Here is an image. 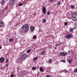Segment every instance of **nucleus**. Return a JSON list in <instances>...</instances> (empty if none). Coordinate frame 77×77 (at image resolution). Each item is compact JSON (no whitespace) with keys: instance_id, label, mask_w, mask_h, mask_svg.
I'll use <instances>...</instances> for the list:
<instances>
[{"instance_id":"obj_34","label":"nucleus","mask_w":77,"mask_h":77,"mask_svg":"<svg viewBox=\"0 0 77 77\" xmlns=\"http://www.w3.org/2000/svg\"><path fill=\"white\" fill-rule=\"evenodd\" d=\"M77 72V69H76L75 71V72Z\"/></svg>"},{"instance_id":"obj_25","label":"nucleus","mask_w":77,"mask_h":77,"mask_svg":"<svg viewBox=\"0 0 77 77\" xmlns=\"http://www.w3.org/2000/svg\"><path fill=\"white\" fill-rule=\"evenodd\" d=\"M30 52V50H28L27 51H26V53H29Z\"/></svg>"},{"instance_id":"obj_15","label":"nucleus","mask_w":77,"mask_h":77,"mask_svg":"<svg viewBox=\"0 0 77 77\" xmlns=\"http://www.w3.org/2000/svg\"><path fill=\"white\" fill-rule=\"evenodd\" d=\"M42 22L44 23H46V21H47V20H46V19H43L42 20Z\"/></svg>"},{"instance_id":"obj_38","label":"nucleus","mask_w":77,"mask_h":77,"mask_svg":"<svg viewBox=\"0 0 77 77\" xmlns=\"http://www.w3.org/2000/svg\"><path fill=\"white\" fill-rule=\"evenodd\" d=\"M63 60H61L60 61V62H62Z\"/></svg>"},{"instance_id":"obj_6","label":"nucleus","mask_w":77,"mask_h":77,"mask_svg":"<svg viewBox=\"0 0 77 77\" xmlns=\"http://www.w3.org/2000/svg\"><path fill=\"white\" fill-rule=\"evenodd\" d=\"M15 3V0H10L9 3L10 5H13Z\"/></svg>"},{"instance_id":"obj_2","label":"nucleus","mask_w":77,"mask_h":77,"mask_svg":"<svg viewBox=\"0 0 77 77\" xmlns=\"http://www.w3.org/2000/svg\"><path fill=\"white\" fill-rule=\"evenodd\" d=\"M59 54L60 55V56H63V57H65V56H66L68 54L67 52H60L59 53Z\"/></svg>"},{"instance_id":"obj_11","label":"nucleus","mask_w":77,"mask_h":77,"mask_svg":"<svg viewBox=\"0 0 77 77\" xmlns=\"http://www.w3.org/2000/svg\"><path fill=\"white\" fill-rule=\"evenodd\" d=\"M46 53V51H42V52L40 53V55H44V54H45V53Z\"/></svg>"},{"instance_id":"obj_13","label":"nucleus","mask_w":77,"mask_h":77,"mask_svg":"<svg viewBox=\"0 0 77 77\" xmlns=\"http://www.w3.org/2000/svg\"><path fill=\"white\" fill-rule=\"evenodd\" d=\"M77 17V14L76 13H73L72 14V17Z\"/></svg>"},{"instance_id":"obj_23","label":"nucleus","mask_w":77,"mask_h":77,"mask_svg":"<svg viewBox=\"0 0 77 77\" xmlns=\"http://www.w3.org/2000/svg\"><path fill=\"white\" fill-rule=\"evenodd\" d=\"M36 67H33L32 68V70H36Z\"/></svg>"},{"instance_id":"obj_32","label":"nucleus","mask_w":77,"mask_h":77,"mask_svg":"<svg viewBox=\"0 0 77 77\" xmlns=\"http://www.w3.org/2000/svg\"><path fill=\"white\" fill-rule=\"evenodd\" d=\"M11 77H14V75H13V74H11V76H10Z\"/></svg>"},{"instance_id":"obj_10","label":"nucleus","mask_w":77,"mask_h":77,"mask_svg":"<svg viewBox=\"0 0 77 77\" xmlns=\"http://www.w3.org/2000/svg\"><path fill=\"white\" fill-rule=\"evenodd\" d=\"M72 19L73 21H77V18L75 17H72Z\"/></svg>"},{"instance_id":"obj_36","label":"nucleus","mask_w":77,"mask_h":77,"mask_svg":"<svg viewBox=\"0 0 77 77\" xmlns=\"http://www.w3.org/2000/svg\"><path fill=\"white\" fill-rule=\"evenodd\" d=\"M46 77H50V75H47Z\"/></svg>"},{"instance_id":"obj_5","label":"nucleus","mask_w":77,"mask_h":77,"mask_svg":"<svg viewBox=\"0 0 77 77\" xmlns=\"http://www.w3.org/2000/svg\"><path fill=\"white\" fill-rule=\"evenodd\" d=\"M5 58L3 57H1L0 58V63H3L5 62Z\"/></svg>"},{"instance_id":"obj_14","label":"nucleus","mask_w":77,"mask_h":77,"mask_svg":"<svg viewBox=\"0 0 77 77\" xmlns=\"http://www.w3.org/2000/svg\"><path fill=\"white\" fill-rule=\"evenodd\" d=\"M52 60L51 59H49L48 60V62L49 63H51V62H52Z\"/></svg>"},{"instance_id":"obj_18","label":"nucleus","mask_w":77,"mask_h":77,"mask_svg":"<svg viewBox=\"0 0 77 77\" xmlns=\"http://www.w3.org/2000/svg\"><path fill=\"white\" fill-rule=\"evenodd\" d=\"M37 38V36L36 35H34L32 37L33 39H36Z\"/></svg>"},{"instance_id":"obj_37","label":"nucleus","mask_w":77,"mask_h":77,"mask_svg":"<svg viewBox=\"0 0 77 77\" xmlns=\"http://www.w3.org/2000/svg\"><path fill=\"white\" fill-rule=\"evenodd\" d=\"M2 48V47L0 46V49H1V48Z\"/></svg>"},{"instance_id":"obj_30","label":"nucleus","mask_w":77,"mask_h":77,"mask_svg":"<svg viewBox=\"0 0 77 77\" xmlns=\"http://www.w3.org/2000/svg\"><path fill=\"white\" fill-rule=\"evenodd\" d=\"M23 4H19V6H23Z\"/></svg>"},{"instance_id":"obj_29","label":"nucleus","mask_w":77,"mask_h":77,"mask_svg":"<svg viewBox=\"0 0 77 77\" xmlns=\"http://www.w3.org/2000/svg\"><path fill=\"white\" fill-rule=\"evenodd\" d=\"M8 61H9V60H8V59H7L6 60V61H5V63H8Z\"/></svg>"},{"instance_id":"obj_27","label":"nucleus","mask_w":77,"mask_h":77,"mask_svg":"<svg viewBox=\"0 0 77 77\" xmlns=\"http://www.w3.org/2000/svg\"><path fill=\"white\" fill-rule=\"evenodd\" d=\"M60 4H61V2H60V1H59L57 2V5H60Z\"/></svg>"},{"instance_id":"obj_7","label":"nucleus","mask_w":77,"mask_h":77,"mask_svg":"<svg viewBox=\"0 0 77 77\" xmlns=\"http://www.w3.org/2000/svg\"><path fill=\"white\" fill-rule=\"evenodd\" d=\"M42 11L43 14H46V8L43 7L42 8Z\"/></svg>"},{"instance_id":"obj_19","label":"nucleus","mask_w":77,"mask_h":77,"mask_svg":"<svg viewBox=\"0 0 77 77\" xmlns=\"http://www.w3.org/2000/svg\"><path fill=\"white\" fill-rule=\"evenodd\" d=\"M33 60L34 61H35V60H38V57H36L34 58Z\"/></svg>"},{"instance_id":"obj_17","label":"nucleus","mask_w":77,"mask_h":77,"mask_svg":"<svg viewBox=\"0 0 77 77\" xmlns=\"http://www.w3.org/2000/svg\"><path fill=\"white\" fill-rule=\"evenodd\" d=\"M14 41V39L12 38H10L9 39V41L10 42H13Z\"/></svg>"},{"instance_id":"obj_4","label":"nucleus","mask_w":77,"mask_h":77,"mask_svg":"<svg viewBox=\"0 0 77 77\" xmlns=\"http://www.w3.org/2000/svg\"><path fill=\"white\" fill-rule=\"evenodd\" d=\"M27 56V54H23L22 56L21 57V59H25L26 57Z\"/></svg>"},{"instance_id":"obj_24","label":"nucleus","mask_w":77,"mask_h":77,"mask_svg":"<svg viewBox=\"0 0 77 77\" xmlns=\"http://www.w3.org/2000/svg\"><path fill=\"white\" fill-rule=\"evenodd\" d=\"M50 69H51V67H48L47 68V70L48 71H49L50 70Z\"/></svg>"},{"instance_id":"obj_8","label":"nucleus","mask_w":77,"mask_h":77,"mask_svg":"<svg viewBox=\"0 0 77 77\" xmlns=\"http://www.w3.org/2000/svg\"><path fill=\"white\" fill-rule=\"evenodd\" d=\"M30 30L31 32H33L35 30V26H31L30 27Z\"/></svg>"},{"instance_id":"obj_33","label":"nucleus","mask_w":77,"mask_h":77,"mask_svg":"<svg viewBox=\"0 0 77 77\" xmlns=\"http://www.w3.org/2000/svg\"><path fill=\"white\" fill-rule=\"evenodd\" d=\"M63 62V63H66V61L65 60H63L62 61Z\"/></svg>"},{"instance_id":"obj_28","label":"nucleus","mask_w":77,"mask_h":77,"mask_svg":"<svg viewBox=\"0 0 77 77\" xmlns=\"http://www.w3.org/2000/svg\"><path fill=\"white\" fill-rule=\"evenodd\" d=\"M51 14V13L50 12V11H48L47 12V15H50V14Z\"/></svg>"},{"instance_id":"obj_20","label":"nucleus","mask_w":77,"mask_h":77,"mask_svg":"<svg viewBox=\"0 0 77 77\" xmlns=\"http://www.w3.org/2000/svg\"><path fill=\"white\" fill-rule=\"evenodd\" d=\"M69 63H71L72 62V59H70L69 60H68Z\"/></svg>"},{"instance_id":"obj_1","label":"nucleus","mask_w":77,"mask_h":77,"mask_svg":"<svg viewBox=\"0 0 77 77\" xmlns=\"http://www.w3.org/2000/svg\"><path fill=\"white\" fill-rule=\"evenodd\" d=\"M22 29H25V30L23 31V33H26L29 30V26L27 24H25L22 26Z\"/></svg>"},{"instance_id":"obj_22","label":"nucleus","mask_w":77,"mask_h":77,"mask_svg":"<svg viewBox=\"0 0 77 77\" xmlns=\"http://www.w3.org/2000/svg\"><path fill=\"white\" fill-rule=\"evenodd\" d=\"M73 30H74L73 28H70L69 29V31L71 32H73Z\"/></svg>"},{"instance_id":"obj_3","label":"nucleus","mask_w":77,"mask_h":77,"mask_svg":"<svg viewBox=\"0 0 77 77\" xmlns=\"http://www.w3.org/2000/svg\"><path fill=\"white\" fill-rule=\"evenodd\" d=\"M73 38L72 35L71 34H67L66 36V39H69V38Z\"/></svg>"},{"instance_id":"obj_26","label":"nucleus","mask_w":77,"mask_h":77,"mask_svg":"<svg viewBox=\"0 0 77 77\" xmlns=\"http://www.w3.org/2000/svg\"><path fill=\"white\" fill-rule=\"evenodd\" d=\"M5 66L6 67H8V66H9V63H7L5 65Z\"/></svg>"},{"instance_id":"obj_21","label":"nucleus","mask_w":77,"mask_h":77,"mask_svg":"<svg viewBox=\"0 0 77 77\" xmlns=\"http://www.w3.org/2000/svg\"><path fill=\"white\" fill-rule=\"evenodd\" d=\"M70 8H71V9H74V5H72L70 6Z\"/></svg>"},{"instance_id":"obj_9","label":"nucleus","mask_w":77,"mask_h":77,"mask_svg":"<svg viewBox=\"0 0 77 77\" xmlns=\"http://www.w3.org/2000/svg\"><path fill=\"white\" fill-rule=\"evenodd\" d=\"M5 23L3 22H0V27H4Z\"/></svg>"},{"instance_id":"obj_31","label":"nucleus","mask_w":77,"mask_h":77,"mask_svg":"<svg viewBox=\"0 0 77 77\" xmlns=\"http://www.w3.org/2000/svg\"><path fill=\"white\" fill-rule=\"evenodd\" d=\"M64 25H65V26H66V25H67V24H67V23H66V22H65V23H64Z\"/></svg>"},{"instance_id":"obj_12","label":"nucleus","mask_w":77,"mask_h":77,"mask_svg":"<svg viewBox=\"0 0 77 77\" xmlns=\"http://www.w3.org/2000/svg\"><path fill=\"white\" fill-rule=\"evenodd\" d=\"M39 70L41 72H44V69L42 67H40L39 68Z\"/></svg>"},{"instance_id":"obj_16","label":"nucleus","mask_w":77,"mask_h":77,"mask_svg":"<svg viewBox=\"0 0 77 77\" xmlns=\"http://www.w3.org/2000/svg\"><path fill=\"white\" fill-rule=\"evenodd\" d=\"M5 3V2L4 0H2L1 2V3L2 5H3Z\"/></svg>"},{"instance_id":"obj_39","label":"nucleus","mask_w":77,"mask_h":77,"mask_svg":"<svg viewBox=\"0 0 77 77\" xmlns=\"http://www.w3.org/2000/svg\"><path fill=\"white\" fill-rule=\"evenodd\" d=\"M55 49H56V48L55 47Z\"/></svg>"},{"instance_id":"obj_35","label":"nucleus","mask_w":77,"mask_h":77,"mask_svg":"<svg viewBox=\"0 0 77 77\" xmlns=\"http://www.w3.org/2000/svg\"><path fill=\"white\" fill-rule=\"evenodd\" d=\"M54 0H50V1H49V2H51L52 1H54Z\"/></svg>"}]
</instances>
